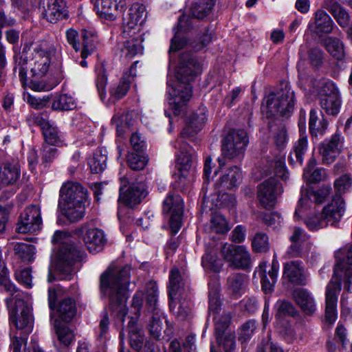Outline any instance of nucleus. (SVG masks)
Segmentation results:
<instances>
[{
	"label": "nucleus",
	"instance_id": "1",
	"mask_svg": "<svg viewBox=\"0 0 352 352\" xmlns=\"http://www.w3.org/2000/svg\"><path fill=\"white\" fill-rule=\"evenodd\" d=\"M131 271L129 265L112 263L100 278L101 296L109 300L110 309L122 321L127 314L126 303L129 295Z\"/></svg>",
	"mask_w": 352,
	"mask_h": 352
},
{
	"label": "nucleus",
	"instance_id": "2",
	"mask_svg": "<svg viewBox=\"0 0 352 352\" xmlns=\"http://www.w3.org/2000/svg\"><path fill=\"white\" fill-rule=\"evenodd\" d=\"M336 263L333 276L326 287L325 319L333 324L338 318V296L341 291V281L344 282V288L352 289V244H347L335 254Z\"/></svg>",
	"mask_w": 352,
	"mask_h": 352
},
{
	"label": "nucleus",
	"instance_id": "3",
	"mask_svg": "<svg viewBox=\"0 0 352 352\" xmlns=\"http://www.w3.org/2000/svg\"><path fill=\"white\" fill-rule=\"evenodd\" d=\"M60 56V54H54V49L45 42L25 44L22 54L14 56V72L18 71L20 80L25 85L28 68L34 77L42 78L50 72L54 60H58Z\"/></svg>",
	"mask_w": 352,
	"mask_h": 352
},
{
	"label": "nucleus",
	"instance_id": "4",
	"mask_svg": "<svg viewBox=\"0 0 352 352\" xmlns=\"http://www.w3.org/2000/svg\"><path fill=\"white\" fill-rule=\"evenodd\" d=\"M201 72V65L192 54H182L176 72L177 85L173 86L170 80L167 82L169 104L172 106L174 114L179 115L185 103L190 99V84Z\"/></svg>",
	"mask_w": 352,
	"mask_h": 352
},
{
	"label": "nucleus",
	"instance_id": "5",
	"mask_svg": "<svg viewBox=\"0 0 352 352\" xmlns=\"http://www.w3.org/2000/svg\"><path fill=\"white\" fill-rule=\"evenodd\" d=\"M206 120L205 108L199 109L198 113H193L189 118L188 125L183 129L180 136L173 143V146L177 150L175 155L179 169L188 170L195 160V151L184 139L199 131Z\"/></svg>",
	"mask_w": 352,
	"mask_h": 352
},
{
	"label": "nucleus",
	"instance_id": "6",
	"mask_svg": "<svg viewBox=\"0 0 352 352\" xmlns=\"http://www.w3.org/2000/svg\"><path fill=\"white\" fill-rule=\"evenodd\" d=\"M67 236L66 232L57 230L52 236V242L61 244L54 261L55 269L61 276L60 279L70 280L73 274L72 266L79 259L80 252L74 244L67 242Z\"/></svg>",
	"mask_w": 352,
	"mask_h": 352
},
{
	"label": "nucleus",
	"instance_id": "7",
	"mask_svg": "<svg viewBox=\"0 0 352 352\" xmlns=\"http://www.w3.org/2000/svg\"><path fill=\"white\" fill-rule=\"evenodd\" d=\"M280 86V88L270 93L263 100L262 108L267 117L289 116L294 110V91L287 83L281 84Z\"/></svg>",
	"mask_w": 352,
	"mask_h": 352
},
{
	"label": "nucleus",
	"instance_id": "8",
	"mask_svg": "<svg viewBox=\"0 0 352 352\" xmlns=\"http://www.w3.org/2000/svg\"><path fill=\"white\" fill-rule=\"evenodd\" d=\"M9 310V320L17 329L22 330L26 335L33 329V316L30 307L23 298H16L14 305L12 299L6 300Z\"/></svg>",
	"mask_w": 352,
	"mask_h": 352
},
{
	"label": "nucleus",
	"instance_id": "9",
	"mask_svg": "<svg viewBox=\"0 0 352 352\" xmlns=\"http://www.w3.org/2000/svg\"><path fill=\"white\" fill-rule=\"evenodd\" d=\"M319 104L321 109L329 116L339 113L342 106L340 91L331 80L323 82L318 94Z\"/></svg>",
	"mask_w": 352,
	"mask_h": 352
},
{
	"label": "nucleus",
	"instance_id": "10",
	"mask_svg": "<svg viewBox=\"0 0 352 352\" xmlns=\"http://www.w3.org/2000/svg\"><path fill=\"white\" fill-rule=\"evenodd\" d=\"M221 253L230 267L245 270L251 265V256L245 245L224 243Z\"/></svg>",
	"mask_w": 352,
	"mask_h": 352
},
{
	"label": "nucleus",
	"instance_id": "11",
	"mask_svg": "<svg viewBox=\"0 0 352 352\" xmlns=\"http://www.w3.org/2000/svg\"><path fill=\"white\" fill-rule=\"evenodd\" d=\"M248 143V137L244 130H232L225 137L222 144V154L230 159L243 154Z\"/></svg>",
	"mask_w": 352,
	"mask_h": 352
},
{
	"label": "nucleus",
	"instance_id": "12",
	"mask_svg": "<svg viewBox=\"0 0 352 352\" xmlns=\"http://www.w3.org/2000/svg\"><path fill=\"white\" fill-rule=\"evenodd\" d=\"M283 187L274 177L265 180L258 186L257 197L261 205L270 209L275 206L277 197L283 192Z\"/></svg>",
	"mask_w": 352,
	"mask_h": 352
},
{
	"label": "nucleus",
	"instance_id": "13",
	"mask_svg": "<svg viewBox=\"0 0 352 352\" xmlns=\"http://www.w3.org/2000/svg\"><path fill=\"white\" fill-rule=\"evenodd\" d=\"M184 202L178 195L169 193L163 201V212L170 213V227L173 234L178 232L182 226Z\"/></svg>",
	"mask_w": 352,
	"mask_h": 352
},
{
	"label": "nucleus",
	"instance_id": "14",
	"mask_svg": "<svg viewBox=\"0 0 352 352\" xmlns=\"http://www.w3.org/2000/svg\"><path fill=\"white\" fill-rule=\"evenodd\" d=\"M76 232L82 239L87 250L93 254L100 252L107 242L104 232L95 227L84 225Z\"/></svg>",
	"mask_w": 352,
	"mask_h": 352
},
{
	"label": "nucleus",
	"instance_id": "15",
	"mask_svg": "<svg viewBox=\"0 0 352 352\" xmlns=\"http://www.w3.org/2000/svg\"><path fill=\"white\" fill-rule=\"evenodd\" d=\"M42 223L40 208L31 206L21 213L16 230L19 233L34 232L41 229Z\"/></svg>",
	"mask_w": 352,
	"mask_h": 352
},
{
	"label": "nucleus",
	"instance_id": "16",
	"mask_svg": "<svg viewBox=\"0 0 352 352\" xmlns=\"http://www.w3.org/2000/svg\"><path fill=\"white\" fill-rule=\"evenodd\" d=\"M147 12L143 4L135 3L131 6L124 21V34H136L146 21Z\"/></svg>",
	"mask_w": 352,
	"mask_h": 352
},
{
	"label": "nucleus",
	"instance_id": "17",
	"mask_svg": "<svg viewBox=\"0 0 352 352\" xmlns=\"http://www.w3.org/2000/svg\"><path fill=\"white\" fill-rule=\"evenodd\" d=\"M330 193V188L328 187L322 188L317 190H307L302 194L295 210L294 217L300 219L302 214L310 208L312 201L316 204H322Z\"/></svg>",
	"mask_w": 352,
	"mask_h": 352
},
{
	"label": "nucleus",
	"instance_id": "18",
	"mask_svg": "<svg viewBox=\"0 0 352 352\" xmlns=\"http://www.w3.org/2000/svg\"><path fill=\"white\" fill-rule=\"evenodd\" d=\"M87 199V190L77 182H67L60 190L59 203H86Z\"/></svg>",
	"mask_w": 352,
	"mask_h": 352
},
{
	"label": "nucleus",
	"instance_id": "19",
	"mask_svg": "<svg viewBox=\"0 0 352 352\" xmlns=\"http://www.w3.org/2000/svg\"><path fill=\"white\" fill-rule=\"evenodd\" d=\"M342 146L343 138L338 133H336L330 139L324 140L319 146L322 163H333L340 153Z\"/></svg>",
	"mask_w": 352,
	"mask_h": 352
},
{
	"label": "nucleus",
	"instance_id": "20",
	"mask_svg": "<svg viewBox=\"0 0 352 352\" xmlns=\"http://www.w3.org/2000/svg\"><path fill=\"white\" fill-rule=\"evenodd\" d=\"M126 5V0H100L94 8L101 18L114 21L125 10Z\"/></svg>",
	"mask_w": 352,
	"mask_h": 352
},
{
	"label": "nucleus",
	"instance_id": "21",
	"mask_svg": "<svg viewBox=\"0 0 352 352\" xmlns=\"http://www.w3.org/2000/svg\"><path fill=\"white\" fill-rule=\"evenodd\" d=\"M345 212V203L340 195H336L322 210V217L327 225L337 226Z\"/></svg>",
	"mask_w": 352,
	"mask_h": 352
},
{
	"label": "nucleus",
	"instance_id": "22",
	"mask_svg": "<svg viewBox=\"0 0 352 352\" xmlns=\"http://www.w3.org/2000/svg\"><path fill=\"white\" fill-rule=\"evenodd\" d=\"M146 195L144 185L142 183H134L124 191L122 186L120 188L118 201L128 207H133L139 204Z\"/></svg>",
	"mask_w": 352,
	"mask_h": 352
},
{
	"label": "nucleus",
	"instance_id": "23",
	"mask_svg": "<svg viewBox=\"0 0 352 352\" xmlns=\"http://www.w3.org/2000/svg\"><path fill=\"white\" fill-rule=\"evenodd\" d=\"M188 278L184 274L182 275L178 269L173 268L169 274L168 296L170 299V308L175 307V299L177 294H181L182 292L188 286Z\"/></svg>",
	"mask_w": 352,
	"mask_h": 352
},
{
	"label": "nucleus",
	"instance_id": "24",
	"mask_svg": "<svg viewBox=\"0 0 352 352\" xmlns=\"http://www.w3.org/2000/svg\"><path fill=\"white\" fill-rule=\"evenodd\" d=\"M34 122L40 126L43 130L45 138V144L60 146L63 144V135L58 129L52 125L47 120L43 119L40 116H34Z\"/></svg>",
	"mask_w": 352,
	"mask_h": 352
},
{
	"label": "nucleus",
	"instance_id": "25",
	"mask_svg": "<svg viewBox=\"0 0 352 352\" xmlns=\"http://www.w3.org/2000/svg\"><path fill=\"white\" fill-rule=\"evenodd\" d=\"M283 276L291 283L305 285L307 283V275L301 262L289 261L284 264Z\"/></svg>",
	"mask_w": 352,
	"mask_h": 352
},
{
	"label": "nucleus",
	"instance_id": "26",
	"mask_svg": "<svg viewBox=\"0 0 352 352\" xmlns=\"http://www.w3.org/2000/svg\"><path fill=\"white\" fill-rule=\"evenodd\" d=\"M334 25L329 15L324 10L320 9L314 13V21L309 23V28L320 35L331 33Z\"/></svg>",
	"mask_w": 352,
	"mask_h": 352
},
{
	"label": "nucleus",
	"instance_id": "27",
	"mask_svg": "<svg viewBox=\"0 0 352 352\" xmlns=\"http://www.w3.org/2000/svg\"><path fill=\"white\" fill-rule=\"evenodd\" d=\"M293 298L301 310L307 315L313 314L316 304L313 295L306 289L298 288L293 292Z\"/></svg>",
	"mask_w": 352,
	"mask_h": 352
},
{
	"label": "nucleus",
	"instance_id": "28",
	"mask_svg": "<svg viewBox=\"0 0 352 352\" xmlns=\"http://www.w3.org/2000/svg\"><path fill=\"white\" fill-rule=\"evenodd\" d=\"M248 283L247 276L242 273H233L227 279V289L230 295L239 298L244 294Z\"/></svg>",
	"mask_w": 352,
	"mask_h": 352
},
{
	"label": "nucleus",
	"instance_id": "29",
	"mask_svg": "<svg viewBox=\"0 0 352 352\" xmlns=\"http://www.w3.org/2000/svg\"><path fill=\"white\" fill-rule=\"evenodd\" d=\"M264 171L266 175L274 173L276 177L281 178L284 182H287L289 179V173L285 164V157L280 153L267 161L266 170Z\"/></svg>",
	"mask_w": 352,
	"mask_h": 352
},
{
	"label": "nucleus",
	"instance_id": "30",
	"mask_svg": "<svg viewBox=\"0 0 352 352\" xmlns=\"http://www.w3.org/2000/svg\"><path fill=\"white\" fill-rule=\"evenodd\" d=\"M322 7L331 13L341 27H346L349 24L350 20L349 13L336 1L324 0Z\"/></svg>",
	"mask_w": 352,
	"mask_h": 352
},
{
	"label": "nucleus",
	"instance_id": "31",
	"mask_svg": "<svg viewBox=\"0 0 352 352\" xmlns=\"http://www.w3.org/2000/svg\"><path fill=\"white\" fill-rule=\"evenodd\" d=\"M136 34H125L126 36H129L130 39L127 40L124 47L122 49V56L127 59H131L138 54H142L143 38L141 34L135 35Z\"/></svg>",
	"mask_w": 352,
	"mask_h": 352
},
{
	"label": "nucleus",
	"instance_id": "32",
	"mask_svg": "<svg viewBox=\"0 0 352 352\" xmlns=\"http://www.w3.org/2000/svg\"><path fill=\"white\" fill-rule=\"evenodd\" d=\"M191 22H190V16L182 15L179 19L177 31L174 37L171 40L170 52H175L183 48L187 43L184 38H180V32H185L190 28Z\"/></svg>",
	"mask_w": 352,
	"mask_h": 352
},
{
	"label": "nucleus",
	"instance_id": "33",
	"mask_svg": "<svg viewBox=\"0 0 352 352\" xmlns=\"http://www.w3.org/2000/svg\"><path fill=\"white\" fill-rule=\"evenodd\" d=\"M64 215L72 222L82 219L85 214V203H59Z\"/></svg>",
	"mask_w": 352,
	"mask_h": 352
},
{
	"label": "nucleus",
	"instance_id": "34",
	"mask_svg": "<svg viewBox=\"0 0 352 352\" xmlns=\"http://www.w3.org/2000/svg\"><path fill=\"white\" fill-rule=\"evenodd\" d=\"M242 180V173L237 166H232L225 171L219 179V186L231 189L238 186Z\"/></svg>",
	"mask_w": 352,
	"mask_h": 352
},
{
	"label": "nucleus",
	"instance_id": "35",
	"mask_svg": "<svg viewBox=\"0 0 352 352\" xmlns=\"http://www.w3.org/2000/svg\"><path fill=\"white\" fill-rule=\"evenodd\" d=\"M278 269V262L276 259L274 258L272 260V267L268 272L269 276H265V272L263 271L262 277H260L261 288L265 294H270L273 292L274 285L277 281Z\"/></svg>",
	"mask_w": 352,
	"mask_h": 352
},
{
	"label": "nucleus",
	"instance_id": "36",
	"mask_svg": "<svg viewBox=\"0 0 352 352\" xmlns=\"http://www.w3.org/2000/svg\"><path fill=\"white\" fill-rule=\"evenodd\" d=\"M321 118L318 116L315 109H311L309 113V130L312 135H323L328 126V122L320 113Z\"/></svg>",
	"mask_w": 352,
	"mask_h": 352
},
{
	"label": "nucleus",
	"instance_id": "37",
	"mask_svg": "<svg viewBox=\"0 0 352 352\" xmlns=\"http://www.w3.org/2000/svg\"><path fill=\"white\" fill-rule=\"evenodd\" d=\"M57 313L60 320L70 321L76 313L75 301L70 298L63 299L58 304Z\"/></svg>",
	"mask_w": 352,
	"mask_h": 352
},
{
	"label": "nucleus",
	"instance_id": "38",
	"mask_svg": "<svg viewBox=\"0 0 352 352\" xmlns=\"http://www.w3.org/2000/svg\"><path fill=\"white\" fill-rule=\"evenodd\" d=\"M215 4V0H201L192 5L190 15L196 19H203L208 15Z\"/></svg>",
	"mask_w": 352,
	"mask_h": 352
},
{
	"label": "nucleus",
	"instance_id": "39",
	"mask_svg": "<svg viewBox=\"0 0 352 352\" xmlns=\"http://www.w3.org/2000/svg\"><path fill=\"white\" fill-rule=\"evenodd\" d=\"M307 138L305 136L300 137L293 146V151L290 153L289 159L291 163L298 162L302 164L303 156L307 151Z\"/></svg>",
	"mask_w": 352,
	"mask_h": 352
},
{
	"label": "nucleus",
	"instance_id": "40",
	"mask_svg": "<svg viewBox=\"0 0 352 352\" xmlns=\"http://www.w3.org/2000/svg\"><path fill=\"white\" fill-rule=\"evenodd\" d=\"M131 83V76L126 74H124L120 82L111 87V97L115 100H120L124 97L130 88Z\"/></svg>",
	"mask_w": 352,
	"mask_h": 352
},
{
	"label": "nucleus",
	"instance_id": "41",
	"mask_svg": "<svg viewBox=\"0 0 352 352\" xmlns=\"http://www.w3.org/2000/svg\"><path fill=\"white\" fill-rule=\"evenodd\" d=\"M316 165V161L312 158L309 160L308 165L304 170V177L309 182L316 183L324 180L326 178V172L323 168L314 170Z\"/></svg>",
	"mask_w": 352,
	"mask_h": 352
},
{
	"label": "nucleus",
	"instance_id": "42",
	"mask_svg": "<svg viewBox=\"0 0 352 352\" xmlns=\"http://www.w3.org/2000/svg\"><path fill=\"white\" fill-rule=\"evenodd\" d=\"M54 327L58 340L63 345V352H68L67 346L71 344L74 337L72 331L68 327L59 324L56 320L54 322Z\"/></svg>",
	"mask_w": 352,
	"mask_h": 352
},
{
	"label": "nucleus",
	"instance_id": "43",
	"mask_svg": "<svg viewBox=\"0 0 352 352\" xmlns=\"http://www.w3.org/2000/svg\"><path fill=\"white\" fill-rule=\"evenodd\" d=\"M107 156L102 153V149H98L89 159V165L92 173H102L107 166Z\"/></svg>",
	"mask_w": 352,
	"mask_h": 352
},
{
	"label": "nucleus",
	"instance_id": "44",
	"mask_svg": "<svg viewBox=\"0 0 352 352\" xmlns=\"http://www.w3.org/2000/svg\"><path fill=\"white\" fill-rule=\"evenodd\" d=\"M82 43L80 44V54L82 58H86L91 54L96 48V36L91 32L84 30L82 32Z\"/></svg>",
	"mask_w": 352,
	"mask_h": 352
},
{
	"label": "nucleus",
	"instance_id": "45",
	"mask_svg": "<svg viewBox=\"0 0 352 352\" xmlns=\"http://www.w3.org/2000/svg\"><path fill=\"white\" fill-rule=\"evenodd\" d=\"M19 172L15 166L4 164L0 166V184H10L17 179Z\"/></svg>",
	"mask_w": 352,
	"mask_h": 352
},
{
	"label": "nucleus",
	"instance_id": "46",
	"mask_svg": "<svg viewBox=\"0 0 352 352\" xmlns=\"http://www.w3.org/2000/svg\"><path fill=\"white\" fill-rule=\"evenodd\" d=\"M327 50L336 58L342 60L344 56V45L342 42L334 37H328L325 41Z\"/></svg>",
	"mask_w": 352,
	"mask_h": 352
},
{
	"label": "nucleus",
	"instance_id": "47",
	"mask_svg": "<svg viewBox=\"0 0 352 352\" xmlns=\"http://www.w3.org/2000/svg\"><path fill=\"white\" fill-rule=\"evenodd\" d=\"M131 116L129 112L119 111L112 118L111 122L116 126L118 133L121 135L130 126Z\"/></svg>",
	"mask_w": 352,
	"mask_h": 352
},
{
	"label": "nucleus",
	"instance_id": "48",
	"mask_svg": "<svg viewBox=\"0 0 352 352\" xmlns=\"http://www.w3.org/2000/svg\"><path fill=\"white\" fill-rule=\"evenodd\" d=\"M209 230L210 232L225 234L229 231L230 228L226 219L222 214L214 213L210 219Z\"/></svg>",
	"mask_w": 352,
	"mask_h": 352
},
{
	"label": "nucleus",
	"instance_id": "49",
	"mask_svg": "<svg viewBox=\"0 0 352 352\" xmlns=\"http://www.w3.org/2000/svg\"><path fill=\"white\" fill-rule=\"evenodd\" d=\"M60 3L62 2L59 0H51V2L48 3L43 14L50 22L55 23L62 18L63 7Z\"/></svg>",
	"mask_w": 352,
	"mask_h": 352
},
{
	"label": "nucleus",
	"instance_id": "50",
	"mask_svg": "<svg viewBox=\"0 0 352 352\" xmlns=\"http://www.w3.org/2000/svg\"><path fill=\"white\" fill-rule=\"evenodd\" d=\"M75 107L74 100L67 94L55 97L52 104V109L58 111H69L74 109Z\"/></svg>",
	"mask_w": 352,
	"mask_h": 352
},
{
	"label": "nucleus",
	"instance_id": "51",
	"mask_svg": "<svg viewBox=\"0 0 352 352\" xmlns=\"http://www.w3.org/2000/svg\"><path fill=\"white\" fill-rule=\"evenodd\" d=\"M129 337L131 345L136 350L142 347L144 341V336L140 329L135 324L132 319L129 322Z\"/></svg>",
	"mask_w": 352,
	"mask_h": 352
},
{
	"label": "nucleus",
	"instance_id": "52",
	"mask_svg": "<svg viewBox=\"0 0 352 352\" xmlns=\"http://www.w3.org/2000/svg\"><path fill=\"white\" fill-rule=\"evenodd\" d=\"M203 267L210 271L219 272L223 266L221 259L217 257L215 253L212 252H206L202 257Z\"/></svg>",
	"mask_w": 352,
	"mask_h": 352
},
{
	"label": "nucleus",
	"instance_id": "53",
	"mask_svg": "<svg viewBox=\"0 0 352 352\" xmlns=\"http://www.w3.org/2000/svg\"><path fill=\"white\" fill-rule=\"evenodd\" d=\"M146 303L152 311L157 310L158 287L155 281H149L146 286Z\"/></svg>",
	"mask_w": 352,
	"mask_h": 352
},
{
	"label": "nucleus",
	"instance_id": "54",
	"mask_svg": "<svg viewBox=\"0 0 352 352\" xmlns=\"http://www.w3.org/2000/svg\"><path fill=\"white\" fill-rule=\"evenodd\" d=\"M213 320L215 323L216 336H221L228 333V327L230 320V316L228 314L217 315L213 316Z\"/></svg>",
	"mask_w": 352,
	"mask_h": 352
},
{
	"label": "nucleus",
	"instance_id": "55",
	"mask_svg": "<svg viewBox=\"0 0 352 352\" xmlns=\"http://www.w3.org/2000/svg\"><path fill=\"white\" fill-rule=\"evenodd\" d=\"M16 254L24 261H30L35 253V248L32 245L19 243L14 245Z\"/></svg>",
	"mask_w": 352,
	"mask_h": 352
},
{
	"label": "nucleus",
	"instance_id": "56",
	"mask_svg": "<svg viewBox=\"0 0 352 352\" xmlns=\"http://www.w3.org/2000/svg\"><path fill=\"white\" fill-rule=\"evenodd\" d=\"M23 345H26V338L17 337L16 336L12 338L11 347L13 352H44L38 346L34 344L32 349H24L22 350Z\"/></svg>",
	"mask_w": 352,
	"mask_h": 352
},
{
	"label": "nucleus",
	"instance_id": "57",
	"mask_svg": "<svg viewBox=\"0 0 352 352\" xmlns=\"http://www.w3.org/2000/svg\"><path fill=\"white\" fill-rule=\"evenodd\" d=\"M252 249L255 252H266L269 249L267 236L263 232L256 233L252 240Z\"/></svg>",
	"mask_w": 352,
	"mask_h": 352
},
{
	"label": "nucleus",
	"instance_id": "58",
	"mask_svg": "<svg viewBox=\"0 0 352 352\" xmlns=\"http://www.w3.org/2000/svg\"><path fill=\"white\" fill-rule=\"evenodd\" d=\"M208 310L210 316L219 315L221 310V300L217 292V289H210L209 292Z\"/></svg>",
	"mask_w": 352,
	"mask_h": 352
},
{
	"label": "nucleus",
	"instance_id": "59",
	"mask_svg": "<svg viewBox=\"0 0 352 352\" xmlns=\"http://www.w3.org/2000/svg\"><path fill=\"white\" fill-rule=\"evenodd\" d=\"M217 340L225 352H232L235 349V336L233 333L217 336Z\"/></svg>",
	"mask_w": 352,
	"mask_h": 352
},
{
	"label": "nucleus",
	"instance_id": "60",
	"mask_svg": "<svg viewBox=\"0 0 352 352\" xmlns=\"http://www.w3.org/2000/svg\"><path fill=\"white\" fill-rule=\"evenodd\" d=\"M147 163L146 157L142 153H131L128 155V164L133 170L143 169Z\"/></svg>",
	"mask_w": 352,
	"mask_h": 352
},
{
	"label": "nucleus",
	"instance_id": "61",
	"mask_svg": "<svg viewBox=\"0 0 352 352\" xmlns=\"http://www.w3.org/2000/svg\"><path fill=\"white\" fill-rule=\"evenodd\" d=\"M148 329L151 336L154 338H160L162 330V322L159 311H157V312L153 314L152 320L148 325Z\"/></svg>",
	"mask_w": 352,
	"mask_h": 352
},
{
	"label": "nucleus",
	"instance_id": "62",
	"mask_svg": "<svg viewBox=\"0 0 352 352\" xmlns=\"http://www.w3.org/2000/svg\"><path fill=\"white\" fill-rule=\"evenodd\" d=\"M305 223L307 228L312 231L318 230L319 229L325 228L328 226L324 218L322 217V212L320 216L315 215L309 217L306 220Z\"/></svg>",
	"mask_w": 352,
	"mask_h": 352
},
{
	"label": "nucleus",
	"instance_id": "63",
	"mask_svg": "<svg viewBox=\"0 0 352 352\" xmlns=\"http://www.w3.org/2000/svg\"><path fill=\"white\" fill-rule=\"evenodd\" d=\"M15 278L17 281L23 284L27 288L32 287V270L26 267L15 272Z\"/></svg>",
	"mask_w": 352,
	"mask_h": 352
},
{
	"label": "nucleus",
	"instance_id": "64",
	"mask_svg": "<svg viewBox=\"0 0 352 352\" xmlns=\"http://www.w3.org/2000/svg\"><path fill=\"white\" fill-rule=\"evenodd\" d=\"M256 322L254 320H248L243 324L241 328L239 333V339L243 342L249 340L253 335L256 329Z\"/></svg>",
	"mask_w": 352,
	"mask_h": 352
}]
</instances>
